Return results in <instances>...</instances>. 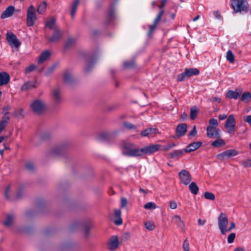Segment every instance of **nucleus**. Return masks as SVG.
I'll list each match as a JSON object with an SVG mask.
<instances>
[{"label": "nucleus", "instance_id": "f257e3e1", "mask_svg": "<svg viewBox=\"0 0 251 251\" xmlns=\"http://www.w3.org/2000/svg\"><path fill=\"white\" fill-rule=\"evenodd\" d=\"M160 147L159 144H151L139 149L134 144L127 143L124 146L123 154L128 157H139L145 154H152L159 150Z\"/></svg>", "mask_w": 251, "mask_h": 251}, {"label": "nucleus", "instance_id": "f03ea898", "mask_svg": "<svg viewBox=\"0 0 251 251\" xmlns=\"http://www.w3.org/2000/svg\"><path fill=\"white\" fill-rule=\"evenodd\" d=\"M30 108L34 113L40 114L45 111L46 105L44 101L37 99L34 100L31 103Z\"/></svg>", "mask_w": 251, "mask_h": 251}, {"label": "nucleus", "instance_id": "7ed1b4c3", "mask_svg": "<svg viewBox=\"0 0 251 251\" xmlns=\"http://www.w3.org/2000/svg\"><path fill=\"white\" fill-rule=\"evenodd\" d=\"M228 220L224 213H221L218 217V225L219 228L222 235H226L227 227Z\"/></svg>", "mask_w": 251, "mask_h": 251}, {"label": "nucleus", "instance_id": "20e7f679", "mask_svg": "<svg viewBox=\"0 0 251 251\" xmlns=\"http://www.w3.org/2000/svg\"><path fill=\"white\" fill-rule=\"evenodd\" d=\"M231 5L235 12H247L249 8L247 0H233Z\"/></svg>", "mask_w": 251, "mask_h": 251}, {"label": "nucleus", "instance_id": "39448f33", "mask_svg": "<svg viewBox=\"0 0 251 251\" xmlns=\"http://www.w3.org/2000/svg\"><path fill=\"white\" fill-rule=\"evenodd\" d=\"M199 74L200 71L197 68L186 69L183 73L177 75V80L183 81L193 75H198Z\"/></svg>", "mask_w": 251, "mask_h": 251}, {"label": "nucleus", "instance_id": "423d86ee", "mask_svg": "<svg viewBox=\"0 0 251 251\" xmlns=\"http://www.w3.org/2000/svg\"><path fill=\"white\" fill-rule=\"evenodd\" d=\"M37 19L35 9L33 5H30L27 9L26 16V25L28 27L32 26Z\"/></svg>", "mask_w": 251, "mask_h": 251}, {"label": "nucleus", "instance_id": "0eeeda50", "mask_svg": "<svg viewBox=\"0 0 251 251\" xmlns=\"http://www.w3.org/2000/svg\"><path fill=\"white\" fill-rule=\"evenodd\" d=\"M6 40L9 45L12 48H19L21 44L17 36L11 32H7L6 33Z\"/></svg>", "mask_w": 251, "mask_h": 251}, {"label": "nucleus", "instance_id": "6e6552de", "mask_svg": "<svg viewBox=\"0 0 251 251\" xmlns=\"http://www.w3.org/2000/svg\"><path fill=\"white\" fill-rule=\"evenodd\" d=\"M178 176L181 182L185 185L189 184L192 180L190 173L184 169L179 172Z\"/></svg>", "mask_w": 251, "mask_h": 251}, {"label": "nucleus", "instance_id": "1a4fd4ad", "mask_svg": "<svg viewBox=\"0 0 251 251\" xmlns=\"http://www.w3.org/2000/svg\"><path fill=\"white\" fill-rule=\"evenodd\" d=\"M225 127L228 133H232L234 132L235 129V120L233 115H230L228 116L225 123Z\"/></svg>", "mask_w": 251, "mask_h": 251}, {"label": "nucleus", "instance_id": "9d476101", "mask_svg": "<svg viewBox=\"0 0 251 251\" xmlns=\"http://www.w3.org/2000/svg\"><path fill=\"white\" fill-rule=\"evenodd\" d=\"M207 136L212 139L220 138V130L214 126H207L206 128Z\"/></svg>", "mask_w": 251, "mask_h": 251}, {"label": "nucleus", "instance_id": "9b49d317", "mask_svg": "<svg viewBox=\"0 0 251 251\" xmlns=\"http://www.w3.org/2000/svg\"><path fill=\"white\" fill-rule=\"evenodd\" d=\"M63 36V32L59 27L54 28L52 35L48 39L51 43H56L60 41Z\"/></svg>", "mask_w": 251, "mask_h": 251}, {"label": "nucleus", "instance_id": "f8f14e48", "mask_svg": "<svg viewBox=\"0 0 251 251\" xmlns=\"http://www.w3.org/2000/svg\"><path fill=\"white\" fill-rule=\"evenodd\" d=\"M187 125L185 123L180 124L176 128V135L175 138H178L184 135L187 131Z\"/></svg>", "mask_w": 251, "mask_h": 251}, {"label": "nucleus", "instance_id": "ddd939ff", "mask_svg": "<svg viewBox=\"0 0 251 251\" xmlns=\"http://www.w3.org/2000/svg\"><path fill=\"white\" fill-rule=\"evenodd\" d=\"M119 246V240L117 236H113L109 239L108 249L110 251L116 250Z\"/></svg>", "mask_w": 251, "mask_h": 251}, {"label": "nucleus", "instance_id": "4468645a", "mask_svg": "<svg viewBox=\"0 0 251 251\" xmlns=\"http://www.w3.org/2000/svg\"><path fill=\"white\" fill-rule=\"evenodd\" d=\"M117 132H102L99 135V140L101 142L109 141L117 134Z\"/></svg>", "mask_w": 251, "mask_h": 251}, {"label": "nucleus", "instance_id": "2eb2a0df", "mask_svg": "<svg viewBox=\"0 0 251 251\" xmlns=\"http://www.w3.org/2000/svg\"><path fill=\"white\" fill-rule=\"evenodd\" d=\"M242 93V90L241 89H237L235 91L230 90L227 92L226 96L229 99L237 100L241 95Z\"/></svg>", "mask_w": 251, "mask_h": 251}, {"label": "nucleus", "instance_id": "dca6fc26", "mask_svg": "<svg viewBox=\"0 0 251 251\" xmlns=\"http://www.w3.org/2000/svg\"><path fill=\"white\" fill-rule=\"evenodd\" d=\"M15 7L13 6H9L3 11L0 15V18L5 19L12 16L15 11Z\"/></svg>", "mask_w": 251, "mask_h": 251}, {"label": "nucleus", "instance_id": "f3484780", "mask_svg": "<svg viewBox=\"0 0 251 251\" xmlns=\"http://www.w3.org/2000/svg\"><path fill=\"white\" fill-rule=\"evenodd\" d=\"M10 75L5 72H0V86L6 85L10 81Z\"/></svg>", "mask_w": 251, "mask_h": 251}, {"label": "nucleus", "instance_id": "a211bd4d", "mask_svg": "<svg viewBox=\"0 0 251 251\" xmlns=\"http://www.w3.org/2000/svg\"><path fill=\"white\" fill-rule=\"evenodd\" d=\"M202 145V143L200 141L192 143L188 145L185 149V152H190L196 151Z\"/></svg>", "mask_w": 251, "mask_h": 251}, {"label": "nucleus", "instance_id": "6ab92c4d", "mask_svg": "<svg viewBox=\"0 0 251 251\" xmlns=\"http://www.w3.org/2000/svg\"><path fill=\"white\" fill-rule=\"evenodd\" d=\"M37 82L36 81H28L26 82H25L21 87V91H25L29 89L36 88Z\"/></svg>", "mask_w": 251, "mask_h": 251}, {"label": "nucleus", "instance_id": "aec40b11", "mask_svg": "<svg viewBox=\"0 0 251 251\" xmlns=\"http://www.w3.org/2000/svg\"><path fill=\"white\" fill-rule=\"evenodd\" d=\"M158 133V129L156 128H147L143 130L140 135L142 137H146L151 135H156Z\"/></svg>", "mask_w": 251, "mask_h": 251}, {"label": "nucleus", "instance_id": "412c9836", "mask_svg": "<svg viewBox=\"0 0 251 251\" xmlns=\"http://www.w3.org/2000/svg\"><path fill=\"white\" fill-rule=\"evenodd\" d=\"M52 99L55 104H59L61 100V92L60 89L56 88L52 91Z\"/></svg>", "mask_w": 251, "mask_h": 251}, {"label": "nucleus", "instance_id": "4be33fe9", "mask_svg": "<svg viewBox=\"0 0 251 251\" xmlns=\"http://www.w3.org/2000/svg\"><path fill=\"white\" fill-rule=\"evenodd\" d=\"M173 222L179 227L182 231L184 230L185 224L179 215H175L172 217Z\"/></svg>", "mask_w": 251, "mask_h": 251}, {"label": "nucleus", "instance_id": "5701e85b", "mask_svg": "<svg viewBox=\"0 0 251 251\" xmlns=\"http://www.w3.org/2000/svg\"><path fill=\"white\" fill-rule=\"evenodd\" d=\"M63 80L65 83L68 84H71L74 82V78L68 70H66L64 73Z\"/></svg>", "mask_w": 251, "mask_h": 251}, {"label": "nucleus", "instance_id": "b1692460", "mask_svg": "<svg viewBox=\"0 0 251 251\" xmlns=\"http://www.w3.org/2000/svg\"><path fill=\"white\" fill-rule=\"evenodd\" d=\"M183 154L182 150H175L173 152L167 154L168 158L172 159H177L179 157H181Z\"/></svg>", "mask_w": 251, "mask_h": 251}, {"label": "nucleus", "instance_id": "393cba45", "mask_svg": "<svg viewBox=\"0 0 251 251\" xmlns=\"http://www.w3.org/2000/svg\"><path fill=\"white\" fill-rule=\"evenodd\" d=\"M115 18V15L114 10L113 9L111 8L106 14L105 16V24L107 25L109 24L110 22L114 20Z\"/></svg>", "mask_w": 251, "mask_h": 251}, {"label": "nucleus", "instance_id": "a878e982", "mask_svg": "<svg viewBox=\"0 0 251 251\" xmlns=\"http://www.w3.org/2000/svg\"><path fill=\"white\" fill-rule=\"evenodd\" d=\"M66 149L65 146H57L55 147L51 151L53 155H58L63 153Z\"/></svg>", "mask_w": 251, "mask_h": 251}, {"label": "nucleus", "instance_id": "bb28decb", "mask_svg": "<svg viewBox=\"0 0 251 251\" xmlns=\"http://www.w3.org/2000/svg\"><path fill=\"white\" fill-rule=\"evenodd\" d=\"M121 211L120 209L114 210V217L117 218V220H114V223L115 225L119 226L122 224L123 221L121 217Z\"/></svg>", "mask_w": 251, "mask_h": 251}, {"label": "nucleus", "instance_id": "cd10ccee", "mask_svg": "<svg viewBox=\"0 0 251 251\" xmlns=\"http://www.w3.org/2000/svg\"><path fill=\"white\" fill-rule=\"evenodd\" d=\"M8 114V112H5L4 116L2 118L0 122V133L5 128L6 124L8 123V121L9 120L8 116H6V114Z\"/></svg>", "mask_w": 251, "mask_h": 251}, {"label": "nucleus", "instance_id": "c85d7f7f", "mask_svg": "<svg viewBox=\"0 0 251 251\" xmlns=\"http://www.w3.org/2000/svg\"><path fill=\"white\" fill-rule=\"evenodd\" d=\"M79 2L80 0H75L73 3L71 8V16L72 19L74 18Z\"/></svg>", "mask_w": 251, "mask_h": 251}, {"label": "nucleus", "instance_id": "c756f323", "mask_svg": "<svg viewBox=\"0 0 251 251\" xmlns=\"http://www.w3.org/2000/svg\"><path fill=\"white\" fill-rule=\"evenodd\" d=\"M189 190L194 195H197L198 193L199 188L197 184L194 182H192L189 186Z\"/></svg>", "mask_w": 251, "mask_h": 251}, {"label": "nucleus", "instance_id": "7c9ffc66", "mask_svg": "<svg viewBox=\"0 0 251 251\" xmlns=\"http://www.w3.org/2000/svg\"><path fill=\"white\" fill-rule=\"evenodd\" d=\"M50 56V52L48 50L43 51L40 55L39 59L38 61V64L42 63L45 61Z\"/></svg>", "mask_w": 251, "mask_h": 251}, {"label": "nucleus", "instance_id": "2f4dec72", "mask_svg": "<svg viewBox=\"0 0 251 251\" xmlns=\"http://www.w3.org/2000/svg\"><path fill=\"white\" fill-rule=\"evenodd\" d=\"M123 126L127 130H133L138 132L137 126L129 122H124Z\"/></svg>", "mask_w": 251, "mask_h": 251}, {"label": "nucleus", "instance_id": "473e14b6", "mask_svg": "<svg viewBox=\"0 0 251 251\" xmlns=\"http://www.w3.org/2000/svg\"><path fill=\"white\" fill-rule=\"evenodd\" d=\"M56 20L54 18H52L50 20H48L46 22L45 24V26L46 27H48L50 29H53L55 27H58L57 26H55Z\"/></svg>", "mask_w": 251, "mask_h": 251}, {"label": "nucleus", "instance_id": "72a5a7b5", "mask_svg": "<svg viewBox=\"0 0 251 251\" xmlns=\"http://www.w3.org/2000/svg\"><path fill=\"white\" fill-rule=\"evenodd\" d=\"M251 100V93L250 92H246L242 95L241 100L248 103Z\"/></svg>", "mask_w": 251, "mask_h": 251}, {"label": "nucleus", "instance_id": "f704fd0d", "mask_svg": "<svg viewBox=\"0 0 251 251\" xmlns=\"http://www.w3.org/2000/svg\"><path fill=\"white\" fill-rule=\"evenodd\" d=\"M75 43L76 39L75 38L72 37L69 38L65 44V48L69 49L71 48L75 45Z\"/></svg>", "mask_w": 251, "mask_h": 251}, {"label": "nucleus", "instance_id": "c9c22d12", "mask_svg": "<svg viewBox=\"0 0 251 251\" xmlns=\"http://www.w3.org/2000/svg\"><path fill=\"white\" fill-rule=\"evenodd\" d=\"M216 139V140L212 143L211 145L212 146L218 148L225 145V142L223 139H220V138Z\"/></svg>", "mask_w": 251, "mask_h": 251}, {"label": "nucleus", "instance_id": "e433bc0d", "mask_svg": "<svg viewBox=\"0 0 251 251\" xmlns=\"http://www.w3.org/2000/svg\"><path fill=\"white\" fill-rule=\"evenodd\" d=\"M47 8V3L45 1H42L38 6L37 12L39 14H43Z\"/></svg>", "mask_w": 251, "mask_h": 251}, {"label": "nucleus", "instance_id": "4c0bfd02", "mask_svg": "<svg viewBox=\"0 0 251 251\" xmlns=\"http://www.w3.org/2000/svg\"><path fill=\"white\" fill-rule=\"evenodd\" d=\"M14 216L12 215H8L3 222V224L6 226H9L13 224L14 220Z\"/></svg>", "mask_w": 251, "mask_h": 251}, {"label": "nucleus", "instance_id": "58836bf2", "mask_svg": "<svg viewBox=\"0 0 251 251\" xmlns=\"http://www.w3.org/2000/svg\"><path fill=\"white\" fill-rule=\"evenodd\" d=\"M226 158L236 156L238 154V152L235 150H228L225 151Z\"/></svg>", "mask_w": 251, "mask_h": 251}, {"label": "nucleus", "instance_id": "ea45409f", "mask_svg": "<svg viewBox=\"0 0 251 251\" xmlns=\"http://www.w3.org/2000/svg\"><path fill=\"white\" fill-rule=\"evenodd\" d=\"M124 67L125 69H131L135 67L134 61H125L123 64Z\"/></svg>", "mask_w": 251, "mask_h": 251}, {"label": "nucleus", "instance_id": "a19ab883", "mask_svg": "<svg viewBox=\"0 0 251 251\" xmlns=\"http://www.w3.org/2000/svg\"><path fill=\"white\" fill-rule=\"evenodd\" d=\"M226 59L231 63H233L234 62V55L230 50H228L226 52Z\"/></svg>", "mask_w": 251, "mask_h": 251}, {"label": "nucleus", "instance_id": "79ce46f5", "mask_svg": "<svg viewBox=\"0 0 251 251\" xmlns=\"http://www.w3.org/2000/svg\"><path fill=\"white\" fill-rule=\"evenodd\" d=\"M198 110L195 107H193L191 109L190 111V118L191 120H194L197 117Z\"/></svg>", "mask_w": 251, "mask_h": 251}, {"label": "nucleus", "instance_id": "37998d69", "mask_svg": "<svg viewBox=\"0 0 251 251\" xmlns=\"http://www.w3.org/2000/svg\"><path fill=\"white\" fill-rule=\"evenodd\" d=\"M95 61L94 60H91L90 61H89L87 63V65H86V67L84 68V71L86 73L89 72L91 70V68L93 66V65L95 64Z\"/></svg>", "mask_w": 251, "mask_h": 251}, {"label": "nucleus", "instance_id": "c03bdc74", "mask_svg": "<svg viewBox=\"0 0 251 251\" xmlns=\"http://www.w3.org/2000/svg\"><path fill=\"white\" fill-rule=\"evenodd\" d=\"M145 227L149 230H153L155 228V225L151 221H147L145 223Z\"/></svg>", "mask_w": 251, "mask_h": 251}, {"label": "nucleus", "instance_id": "a18cd8bd", "mask_svg": "<svg viewBox=\"0 0 251 251\" xmlns=\"http://www.w3.org/2000/svg\"><path fill=\"white\" fill-rule=\"evenodd\" d=\"M144 207L146 209H154L156 208V205L152 202H149L144 205Z\"/></svg>", "mask_w": 251, "mask_h": 251}, {"label": "nucleus", "instance_id": "49530a36", "mask_svg": "<svg viewBox=\"0 0 251 251\" xmlns=\"http://www.w3.org/2000/svg\"><path fill=\"white\" fill-rule=\"evenodd\" d=\"M204 198L207 200H214L215 196L214 194L211 192H205L204 194Z\"/></svg>", "mask_w": 251, "mask_h": 251}, {"label": "nucleus", "instance_id": "de8ad7c7", "mask_svg": "<svg viewBox=\"0 0 251 251\" xmlns=\"http://www.w3.org/2000/svg\"><path fill=\"white\" fill-rule=\"evenodd\" d=\"M13 115L16 117H24L23 109H16Z\"/></svg>", "mask_w": 251, "mask_h": 251}, {"label": "nucleus", "instance_id": "09e8293b", "mask_svg": "<svg viewBox=\"0 0 251 251\" xmlns=\"http://www.w3.org/2000/svg\"><path fill=\"white\" fill-rule=\"evenodd\" d=\"M91 228V226L90 225H86L84 226V236L86 238L89 237V231Z\"/></svg>", "mask_w": 251, "mask_h": 251}, {"label": "nucleus", "instance_id": "8fccbe9b", "mask_svg": "<svg viewBox=\"0 0 251 251\" xmlns=\"http://www.w3.org/2000/svg\"><path fill=\"white\" fill-rule=\"evenodd\" d=\"M56 67V65L55 64H54L52 65L50 67L48 70L45 73V75L46 76H49L55 70V68Z\"/></svg>", "mask_w": 251, "mask_h": 251}, {"label": "nucleus", "instance_id": "3c124183", "mask_svg": "<svg viewBox=\"0 0 251 251\" xmlns=\"http://www.w3.org/2000/svg\"><path fill=\"white\" fill-rule=\"evenodd\" d=\"M236 237V234L234 233H231L227 237V242L229 244L232 243Z\"/></svg>", "mask_w": 251, "mask_h": 251}, {"label": "nucleus", "instance_id": "603ef678", "mask_svg": "<svg viewBox=\"0 0 251 251\" xmlns=\"http://www.w3.org/2000/svg\"><path fill=\"white\" fill-rule=\"evenodd\" d=\"M10 192V186L8 185L4 190V196L7 200H9L10 198L9 193Z\"/></svg>", "mask_w": 251, "mask_h": 251}, {"label": "nucleus", "instance_id": "864d4df0", "mask_svg": "<svg viewBox=\"0 0 251 251\" xmlns=\"http://www.w3.org/2000/svg\"><path fill=\"white\" fill-rule=\"evenodd\" d=\"M36 66L34 65H31L27 67H26L25 70V73L28 74L29 73L32 71H33L36 69Z\"/></svg>", "mask_w": 251, "mask_h": 251}, {"label": "nucleus", "instance_id": "5fc2aeb1", "mask_svg": "<svg viewBox=\"0 0 251 251\" xmlns=\"http://www.w3.org/2000/svg\"><path fill=\"white\" fill-rule=\"evenodd\" d=\"M25 168L28 171L30 172H32L35 169V166L31 163H27L25 165Z\"/></svg>", "mask_w": 251, "mask_h": 251}, {"label": "nucleus", "instance_id": "6e6d98bb", "mask_svg": "<svg viewBox=\"0 0 251 251\" xmlns=\"http://www.w3.org/2000/svg\"><path fill=\"white\" fill-rule=\"evenodd\" d=\"M176 144L175 143L168 144L167 145L163 146L162 150L163 151H169L170 149L174 148L175 147H176Z\"/></svg>", "mask_w": 251, "mask_h": 251}, {"label": "nucleus", "instance_id": "4d7b16f0", "mask_svg": "<svg viewBox=\"0 0 251 251\" xmlns=\"http://www.w3.org/2000/svg\"><path fill=\"white\" fill-rule=\"evenodd\" d=\"M209 124L208 126H214L216 127L218 125V123L216 119H211L209 121Z\"/></svg>", "mask_w": 251, "mask_h": 251}, {"label": "nucleus", "instance_id": "13d9d810", "mask_svg": "<svg viewBox=\"0 0 251 251\" xmlns=\"http://www.w3.org/2000/svg\"><path fill=\"white\" fill-rule=\"evenodd\" d=\"M245 167H251V159H247L242 163Z\"/></svg>", "mask_w": 251, "mask_h": 251}, {"label": "nucleus", "instance_id": "bf43d9fd", "mask_svg": "<svg viewBox=\"0 0 251 251\" xmlns=\"http://www.w3.org/2000/svg\"><path fill=\"white\" fill-rule=\"evenodd\" d=\"M183 249L185 251H189V245L187 239L185 240L183 242Z\"/></svg>", "mask_w": 251, "mask_h": 251}, {"label": "nucleus", "instance_id": "052dcab7", "mask_svg": "<svg viewBox=\"0 0 251 251\" xmlns=\"http://www.w3.org/2000/svg\"><path fill=\"white\" fill-rule=\"evenodd\" d=\"M156 26H157V25H156L154 24H153L151 25H150V30H149L148 33L149 36H150L151 35V34L152 33L153 31H154V30Z\"/></svg>", "mask_w": 251, "mask_h": 251}, {"label": "nucleus", "instance_id": "680f3d73", "mask_svg": "<svg viewBox=\"0 0 251 251\" xmlns=\"http://www.w3.org/2000/svg\"><path fill=\"white\" fill-rule=\"evenodd\" d=\"M127 204V200L125 198H122L121 200V206L122 207H125Z\"/></svg>", "mask_w": 251, "mask_h": 251}, {"label": "nucleus", "instance_id": "e2e57ef3", "mask_svg": "<svg viewBox=\"0 0 251 251\" xmlns=\"http://www.w3.org/2000/svg\"><path fill=\"white\" fill-rule=\"evenodd\" d=\"M225 151H223L221 153L218 154L217 155V158L221 160H224L225 158H226V154H225Z\"/></svg>", "mask_w": 251, "mask_h": 251}, {"label": "nucleus", "instance_id": "0e129e2a", "mask_svg": "<svg viewBox=\"0 0 251 251\" xmlns=\"http://www.w3.org/2000/svg\"><path fill=\"white\" fill-rule=\"evenodd\" d=\"M197 131L196 129V126H193V129L192 131L189 133L188 135L190 136H195L197 134Z\"/></svg>", "mask_w": 251, "mask_h": 251}, {"label": "nucleus", "instance_id": "69168bd1", "mask_svg": "<svg viewBox=\"0 0 251 251\" xmlns=\"http://www.w3.org/2000/svg\"><path fill=\"white\" fill-rule=\"evenodd\" d=\"M244 121L248 123L251 126V116L248 115L244 118Z\"/></svg>", "mask_w": 251, "mask_h": 251}, {"label": "nucleus", "instance_id": "338daca9", "mask_svg": "<svg viewBox=\"0 0 251 251\" xmlns=\"http://www.w3.org/2000/svg\"><path fill=\"white\" fill-rule=\"evenodd\" d=\"M170 207L172 209H175L177 207L176 202L175 201L170 202Z\"/></svg>", "mask_w": 251, "mask_h": 251}, {"label": "nucleus", "instance_id": "774afa93", "mask_svg": "<svg viewBox=\"0 0 251 251\" xmlns=\"http://www.w3.org/2000/svg\"><path fill=\"white\" fill-rule=\"evenodd\" d=\"M235 228V224L234 222H231L230 224V226L228 228H226V232H229L231 231L233 229Z\"/></svg>", "mask_w": 251, "mask_h": 251}]
</instances>
